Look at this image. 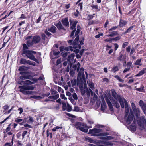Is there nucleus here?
Listing matches in <instances>:
<instances>
[{
	"label": "nucleus",
	"mask_w": 146,
	"mask_h": 146,
	"mask_svg": "<svg viewBox=\"0 0 146 146\" xmlns=\"http://www.w3.org/2000/svg\"><path fill=\"white\" fill-rule=\"evenodd\" d=\"M102 132V130L101 129L94 128L92 129H90L88 133L91 134V135L94 136H106L109 135L108 132Z\"/></svg>",
	"instance_id": "obj_1"
},
{
	"label": "nucleus",
	"mask_w": 146,
	"mask_h": 146,
	"mask_svg": "<svg viewBox=\"0 0 146 146\" xmlns=\"http://www.w3.org/2000/svg\"><path fill=\"white\" fill-rule=\"evenodd\" d=\"M23 54L31 60L37 62L38 60L35 58L34 55L36 54V52L33 50H28L23 52Z\"/></svg>",
	"instance_id": "obj_2"
},
{
	"label": "nucleus",
	"mask_w": 146,
	"mask_h": 146,
	"mask_svg": "<svg viewBox=\"0 0 146 146\" xmlns=\"http://www.w3.org/2000/svg\"><path fill=\"white\" fill-rule=\"evenodd\" d=\"M75 127L77 129L85 133L88 132L89 127L86 124L80 122H76L75 124Z\"/></svg>",
	"instance_id": "obj_3"
},
{
	"label": "nucleus",
	"mask_w": 146,
	"mask_h": 146,
	"mask_svg": "<svg viewBox=\"0 0 146 146\" xmlns=\"http://www.w3.org/2000/svg\"><path fill=\"white\" fill-rule=\"evenodd\" d=\"M19 88H20V91L22 92L25 94H29L31 93V91H29L27 90H32L34 89V87L30 86H20Z\"/></svg>",
	"instance_id": "obj_4"
},
{
	"label": "nucleus",
	"mask_w": 146,
	"mask_h": 146,
	"mask_svg": "<svg viewBox=\"0 0 146 146\" xmlns=\"http://www.w3.org/2000/svg\"><path fill=\"white\" fill-rule=\"evenodd\" d=\"M50 91L51 92V94L52 95L48 97V98L54 100L57 99L59 97V94H58V92L56 91L55 90L51 88Z\"/></svg>",
	"instance_id": "obj_5"
},
{
	"label": "nucleus",
	"mask_w": 146,
	"mask_h": 146,
	"mask_svg": "<svg viewBox=\"0 0 146 146\" xmlns=\"http://www.w3.org/2000/svg\"><path fill=\"white\" fill-rule=\"evenodd\" d=\"M138 125L142 128L146 127V119L144 116L142 117L140 119L137 121Z\"/></svg>",
	"instance_id": "obj_6"
},
{
	"label": "nucleus",
	"mask_w": 146,
	"mask_h": 146,
	"mask_svg": "<svg viewBox=\"0 0 146 146\" xmlns=\"http://www.w3.org/2000/svg\"><path fill=\"white\" fill-rule=\"evenodd\" d=\"M20 63L22 64H29L34 66L35 65V62L24 58H21L20 60Z\"/></svg>",
	"instance_id": "obj_7"
},
{
	"label": "nucleus",
	"mask_w": 146,
	"mask_h": 146,
	"mask_svg": "<svg viewBox=\"0 0 146 146\" xmlns=\"http://www.w3.org/2000/svg\"><path fill=\"white\" fill-rule=\"evenodd\" d=\"M133 115L132 113L129 114L128 116L127 115V114L125 115V119L128 124L131 123L133 120Z\"/></svg>",
	"instance_id": "obj_8"
},
{
	"label": "nucleus",
	"mask_w": 146,
	"mask_h": 146,
	"mask_svg": "<svg viewBox=\"0 0 146 146\" xmlns=\"http://www.w3.org/2000/svg\"><path fill=\"white\" fill-rule=\"evenodd\" d=\"M79 38V36H77L73 42V45L74 46L73 48L74 49L76 48H78L79 49L80 48L81 46L79 44L77 45L78 43Z\"/></svg>",
	"instance_id": "obj_9"
},
{
	"label": "nucleus",
	"mask_w": 146,
	"mask_h": 146,
	"mask_svg": "<svg viewBox=\"0 0 146 146\" xmlns=\"http://www.w3.org/2000/svg\"><path fill=\"white\" fill-rule=\"evenodd\" d=\"M119 100L121 107L123 108L126 107V104L128 105L126 100L124 98H121Z\"/></svg>",
	"instance_id": "obj_10"
},
{
	"label": "nucleus",
	"mask_w": 146,
	"mask_h": 146,
	"mask_svg": "<svg viewBox=\"0 0 146 146\" xmlns=\"http://www.w3.org/2000/svg\"><path fill=\"white\" fill-rule=\"evenodd\" d=\"M32 36H30L26 38V39L27 40V43L28 46H30L34 44L33 42Z\"/></svg>",
	"instance_id": "obj_11"
},
{
	"label": "nucleus",
	"mask_w": 146,
	"mask_h": 146,
	"mask_svg": "<svg viewBox=\"0 0 146 146\" xmlns=\"http://www.w3.org/2000/svg\"><path fill=\"white\" fill-rule=\"evenodd\" d=\"M139 104L140 106L142 108L144 113H146V104H145L144 102L142 100H141Z\"/></svg>",
	"instance_id": "obj_12"
},
{
	"label": "nucleus",
	"mask_w": 146,
	"mask_h": 146,
	"mask_svg": "<svg viewBox=\"0 0 146 146\" xmlns=\"http://www.w3.org/2000/svg\"><path fill=\"white\" fill-rule=\"evenodd\" d=\"M78 73V76L79 77H80V78H81V77H82L84 80L85 82V78L84 74V69L83 68H81L80 70H79V71Z\"/></svg>",
	"instance_id": "obj_13"
},
{
	"label": "nucleus",
	"mask_w": 146,
	"mask_h": 146,
	"mask_svg": "<svg viewBox=\"0 0 146 146\" xmlns=\"http://www.w3.org/2000/svg\"><path fill=\"white\" fill-rule=\"evenodd\" d=\"M32 40L34 44H36L40 42L41 38L40 36H36L33 37Z\"/></svg>",
	"instance_id": "obj_14"
},
{
	"label": "nucleus",
	"mask_w": 146,
	"mask_h": 146,
	"mask_svg": "<svg viewBox=\"0 0 146 146\" xmlns=\"http://www.w3.org/2000/svg\"><path fill=\"white\" fill-rule=\"evenodd\" d=\"M62 22L64 26L65 27H68L69 26V23L68 18H65L63 19L62 20Z\"/></svg>",
	"instance_id": "obj_15"
},
{
	"label": "nucleus",
	"mask_w": 146,
	"mask_h": 146,
	"mask_svg": "<svg viewBox=\"0 0 146 146\" xmlns=\"http://www.w3.org/2000/svg\"><path fill=\"white\" fill-rule=\"evenodd\" d=\"M111 100L115 107L117 108L119 107L120 106L118 103L119 100H115L113 99H112Z\"/></svg>",
	"instance_id": "obj_16"
},
{
	"label": "nucleus",
	"mask_w": 146,
	"mask_h": 146,
	"mask_svg": "<svg viewBox=\"0 0 146 146\" xmlns=\"http://www.w3.org/2000/svg\"><path fill=\"white\" fill-rule=\"evenodd\" d=\"M117 60L120 61H123L125 63H126V57L123 56V54H120V56L117 58Z\"/></svg>",
	"instance_id": "obj_17"
},
{
	"label": "nucleus",
	"mask_w": 146,
	"mask_h": 146,
	"mask_svg": "<svg viewBox=\"0 0 146 146\" xmlns=\"http://www.w3.org/2000/svg\"><path fill=\"white\" fill-rule=\"evenodd\" d=\"M69 21L71 26L70 27H76V25L78 23L77 21H75L72 20H70Z\"/></svg>",
	"instance_id": "obj_18"
},
{
	"label": "nucleus",
	"mask_w": 146,
	"mask_h": 146,
	"mask_svg": "<svg viewBox=\"0 0 146 146\" xmlns=\"http://www.w3.org/2000/svg\"><path fill=\"white\" fill-rule=\"evenodd\" d=\"M75 55L74 54H72L68 56V60L69 61L70 63L72 62L74 60V57Z\"/></svg>",
	"instance_id": "obj_19"
},
{
	"label": "nucleus",
	"mask_w": 146,
	"mask_h": 146,
	"mask_svg": "<svg viewBox=\"0 0 146 146\" xmlns=\"http://www.w3.org/2000/svg\"><path fill=\"white\" fill-rule=\"evenodd\" d=\"M34 83L32 82L31 81L29 80H26L25 81H21L20 83V84L21 85L22 84H33Z\"/></svg>",
	"instance_id": "obj_20"
},
{
	"label": "nucleus",
	"mask_w": 146,
	"mask_h": 146,
	"mask_svg": "<svg viewBox=\"0 0 146 146\" xmlns=\"http://www.w3.org/2000/svg\"><path fill=\"white\" fill-rule=\"evenodd\" d=\"M133 123H134V121ZM130 129L132 131H135L136 130V125L135 123H133L129 127Z\"/></svg>",
	"instance_id": "obj_21"
},
{
	"label": "nucleus",
	"mask_w": 146,
	"mask_h": 146,
	"mask_svg": "<svg viewBox=\"0 0 146 146\" xmlns=\"http://www.w3.org/2000/svg\"><path fill=\"white\" fill-rule=\"evenodd\" d=\"M113 139L114 137H113L111 136L102 137H100V139H101L106 140H112Z\"/></svg>",
	"instance_id": "obj_22"
},
{
	"label": "nucleus",
	"mask_w": 146,
	"mask_h": 146,
	"mask_svg": "<svg viewBox=\"0 0 146 146\" xmlns=\"http://www.w3.org/2000/svg\"><path fill=\"white\" fill-rule=\"evenodd\" d=\"M105 100L109 108L111 109H112L113 106L109 99L107 97H106Z\"/></svg>",
	"instance_id": "obj_23"
},
{
	"label": "nucleus",
	"mask_w": 146,
	"mask_h": 146,
	"mask_svg": "<svg viewBox=\"0 0 146 146\" xmlns=\"http://www.w3.org/2000/svg\"><path fill=\"white\" fill-rule=\"evenodd\" d=\"M145 72H146V68H143L142 70L140 71L138 74L135 75V76L137 77L141 76Z\"/></svg>",
	"instance_id": "obj_24"
},
{
	"label": "nucleus",
	"mask_w": 146,
	"mask_h": 146,
	"mask_svg": "<svg viewBox=\"0 0 146 146\" xmlns=\"http://www.w3.org/2000/svg\"><path fill=\"white\" fill-rule=\"evenodd\" d=\"M127 23L126 21L123 20L121 18L119 23V26L120 27H123Z\"/></svg>",
	"instance_id": "obj_25"
},
{
	"label": "nucleus",
	"mask_w": 146,
	"mask_h": 146,
	"mask_svg": "<svg viewBox=\"0 0 146 146\" xmlns=\"http://www.w3.org/2000/svg\"><path fill=\"white\" fill-rule=\"evenodd\" d=\"M80 64L79 62H78L76 64H75L73 65L72 67L74 69V70H75L76 69H77V71H79V70L80 68Z\"/></svg>",
	"instance_id": "obj_26"
},
{
	"label": "nucleus",
	"mask_w": 146,
	"mask_h": 146,
	"mask_svg": "<svg viewBox=\"0 0 146 146\" xmlns=\"http://www.w3.org/2000/svg\"><path fill=\"white\" fill-rule=\"evenodd\" d=\"M71 84L72 86L74 88H75L76 86L77 80L76 79H74L71 80Z\"/></svg>",
	"instance_id": "obj_27"
},
{
	"label": "nucleus",
	"mask_w": 146,
	"mask_h": 146,
	"mask_svg": "<svg viewBox=\"0 0 146 146\" xmlns=\"http://www.w3.org/2000/svg\"><path fill=\"white\" fill-rule=\"evenodd\" d=\"M133 111L135 113L136 116L138 117L139 115H140V112L139 109L138 108H137L135 110H133Z\"/></svg>",
	"instance_id": "obj_28"
},
{
	"label": "nucleus",
	"mask_w": 146,
	"mask_h": 146,
	"mask_svg": "<svg viewBox=\"0 0 146 146\" xmlns=\"http://www.w3.org/2000/svg\"><path fill=\"white\" fill-rule=\"evenodd\" d=\"M106 105L104 102H102V103L101 105V110L103 111H104L105 109L106 108Z\"/></svg>",
	"instance_id": "obj_29"
},
{
	"label": "nucleus",
	"mask_w": 146,
	"mask_h": 146,
	"mask_svg": "<svg viewBox=\"0 0 146 146\" xmlns=\"http://www.w3.org/2000/svg\"><path fill=\"white\" fill-rule=\"evenodd\" d=\"M117 33L116 31H113L110 34L107 35V36L111 37H113L117 35Z\"/></svg>",
	"instance_id": "obj_30"
},
{
	"label": "nucleus",
	"mask_w": 146,
	"mask_h": 146,
	"mask_svg": "<svg viewBox=\"0 0 146 146\" xmlns=\"http://www.w3.org/2000/svg\"><path fill=\"white\" fill-rule=\"evenodd\" d=\"M88 85L92 89H94V84L93 83L90 81L87 82Z\"/></svg>",
	"instance_id": "obj_31"
},
{
	"label": "nucleus",
	"mask_w": 146,
	"mask_h": 146,
	"mask_svg": "<svg viewBox=\"0 0 146 146\" xmlns=\"http://www.w3.org/2000/svg\"><path fill=\"white\" fill-rule=\"evenodd\" d=\"M90 90L91 92V94L92 96H94L93 99L94 100H96L97 98V96L94 93L91 89H90Z\"/></svg>",
	"instance_id": "obj_32"
},
{
	"label": "nucleus",
	"mask_w": 146,
	"mask_h": 146,
	"mask_svg": "<svg viewBox=\"0 0 146 146\" xmlns=\"http://www.w3.org/2000/svg\"><path fill=\"white\" fill-rule=\"evenodd\" d=\"M125 108V115L127 114V115H128L129 111L128 105L126 104V107Z\"/></svg>",
	"instance_id": "obj_33"
},
{
	"label": "nucleus",
	"mask_w": 146,
	"mask_h": 146,
	"mask_svg": "<svg viewBox=\"0 0 146 146\" xmlns=\"http://www.w3.org/2000/svg\"><path fill=\"white\" fill-rule=\"evenodd\" d=\"M119 70L118 67L117 66H115L111 70V71L114 73L116 71Z\"/></svg>",
	"instance_id": "obj_34"
},
{
	"label": "nucleus",
	"mask_w": 146,
	"mask_h": 146,
	"mask_svg": "<svg viewBox=\"0 0 146 146\" xmlns=\"http://www.w3.org/2000/svg\"><path fill=\"white\" fill-rule=\"evenodd\" d=\"M91 7L92 9H95L96 11H100V9L98 8V6L96 5H92Z\"/></svg>",
	"instance_id": "obj_35"
},
{
	"label": "nucleus",
	"mask_w": 146,
	"mask_h": 146,
	"mask_svg": "<svg viewBox=\"0 0 146 146\" xmlns=\"http://www.w3.org/2000/svg\"><path fill=\"white\" fill-rule=\"evenodd\" d=\"M72 107L70 106V105L68 104H67V108L66 110L68 112H70L72 110Z\"/></svg>",
	"instance_id": "obj_36"
},
{
	"label": "nucleus",
	"mask_w": 146,
	"mask_h": 146,
	"mask_svg": "<svg viewBox=\"0 0 146 146\" xmlns=\"http://www.w3.org/2000/svg\"><path fill=\"white\" fill-rule=\"evenodd\" d=\"M28 47L26 44H23V52L28 51V50H27L28 49Z\"/></svg>",
	"instance_id": "obj_37"
},
{
	"label": "nucleus",
	"mask_w": 146,
	"mask_h": 146,
	"mask_svg": "<svg viewBox=\"0 0 146 146\" xmlns=\"http://www.w3.org/2000/svg\"><path fill=\"white\" fill-rule=\"evenodd\" d=\"M113 96L115 99L114 100H119L121 98L120 96L119 95H117V94L115 95L114 96Z\"/></svg>",
	"instance_id": "obj_38"
},
{
	"label": "nucleus",
	"mask_w": 146,
	"mask_h": 146,
	"mask_svg": "<svg viewBox=\"0 0 146 146\" xmlns=\"http://www.w3.org/2000/svg\"><path fill=\"white\" fill-rule=\"evenodd\" d=\"M113 96L115 99L114 100H119L121 98L120 96L119 95H117V94L115 95L114 96Z\"/></svg>",
	"instance_id": "obj_39"
},
{
	"label": "nucleus",
	"mask_w": 146,
	"mask_h": 146,
	"mask_svg": "<svg viewBox=\"0 0 146 146\" xmlns=\"http://www.w3.org/2000/svg\"><path fill=\"white\" fill-rule=\"evenodd\" d=\"M31 98H34L35 99H42L43 98L42 97L39 96H32L31 97Z\"/></svg>",
	"instance_id": "obj_40"
},
{
	"label": "nucleus",
	"mask_w": 146,
	"mask_h": 146,
	"mask_svg": "<svg viewBox=\"0 0 146 146\" xmlns=\"http://www.w3.org/2000/svg\"><path fill=\"white\" fill-rule=\"evenodd\" d=\"M56 28H48V31L54 33L56 32Z\"/></svg>",
	"instance_id": "obj_41"
},
{
	"label": "nucleus",
	"mask_w": 146,
	"mask_h": 146,
	"mask_svg": "<svg viewBox=\"0 0 146 146\" xmlns=\"http://www.w3.org/2000/svg\"><path fill=\"white\" fill-rule=\"evenodd\" d=\"M75 28H71L72 30H73L72 31V32L70 35V36L72 37L73 38H74V34L75 32V30L74 29Z\"/></svg>",
	"instance_id": "obj_42"
},
{
	"label": "nucleus",
	"mask_w": 146,
	"mask_h": 146,
	"mask_svg": "<svg viewBox=\"0 0 146 146\" xmlns=\"http://www.w3.org/2000/svg\"><path fill=\"white\" fill-rule=\"evenodd\" d=\"M62 109L63 110H66L67 109V106L65 102H63L62 103Z\"/></svg>",
	"instance_id": "obj_43"
},
{
	"label": "nucleus",
	"mask_w": 146,
	"mask_h": 146,
	"mask_svg": "<svg viewBox=\"0 0 146 146\" xmlns=\"http://www.w3.org/2000/svg\"><path fill=\"white\" fill-rule=\"evenodd\" d=\"M65 50H67V51L70 50V51H72L73 50V47L71 46L68 47H66L65 48Z\"/></svg>",
	"instance_id": "obj_44"
},
{
	"label": "nucleus",
	"mask_w": 146,
	"mask_h": 146,
	"mask_svg": "<svg viewBox=\"0 0 146 146\" xmlns=\"http://www.w3.org/2000/svg\"><path fill=\"white\" fill-rule=\"evenodd\" d=\"M80 109L79 107L77 106H75L74 109L73 111L76 112H79L80 111Z\"/></svg>",
	"instance_id": "obj_45"
},
{
	"label": "nucleus",
	"mask_w": 146,
	"mask_h": 146,
	"mask_svg": "<svg viewBox=\"0 0 146 146\" xmlns=\"http://www.w3.org/2000/svg\"><path fill=\"white\" fill-rule=\"evenodd\" d=\"M28 68L25 67V66H21L19 69V71H23L26 68Z\"/></svg>",
	"instance_id": "obj_46"
},
{
	"label": "nucleus",
	"mask_w": 146,
	"mask_h": 146,
	"mask_svg": "<svg viewBox=\"0 0 146 146\" xmlns=\"http://www.w3.org/2000/svg\"><path fill=\"white\" fill-rule=\"evenodd\" d=\"M141 59H137L136 60V62H135V64L139 65L140 66L141 65L140 64V62H141Z\"/></svg>",
	"instance_id": "obj_47"
},
{
	"label": "nucleus",
	"mask_w": 146,
	"mask_h": 146,
	"mask_svg": "<svg viewBox=\"0 0 146 146\" xmlns=\"http://www.w3.org/2000/svg\"><path fill=\"white\" fill-rule=\"evenodd\" d=\"M115 78L117 79L120 82H123L124 80L121 78L118 75H116L115 76Z\"/></svg>",
	"instance_id": "obj_48"
},
{
	"label": "nucleus",
	"mask_w": 146,
	"mask_h": 146,
	"mask_svg": "<svg viewBox=\"0 0 146 146\" xmlns=\"http://www.w3.org/2000/svg\"><path fill=\"white\" fill-rule=\"evenodd\" d=\"M74 74V70L71 69L70 72V74L71 76L73 77Z\"/></svg>",
	"instance_id": "obj_49"
},
{
	"label": "nucleus",
	"mask_w": 146,
	"mask_h": 146,
	"mask_svg": "<svg viewBox=\"0 0 146 146\" xmlns=\"http://www.w3.org/2000/svg\"><path fill=\"white\" fill-rule=\"evenodd\" d=\"M132 64L131 62H129L127 63V67L129 68V67L130 68H132Z\"/></svg>",
	"instance_id": "obj_50"
},
{
	"label": "nucleus",
	"mask_w": 146,
	"mask_h": 146,
	"mask_svg": "<svg viewBox=\"0 0 146 146\" xmlns=\"http://www.w3.org/2000/svg\"><path fill=\"white\" fill-rule=\"evenodd\" d=\"M131 106L133 110H135V109L137 108L135 104L133 102L131 103Z\"/></svg>",
	"instance_id": "obj_51"
},
{
	"label": "nucleus",
	"mask_w": 146,
	"mask_h": 146,
	"mask_svg": "<svg viewBox=\"0 0 146 146\" xmlns=\"http://www.w3.org/2000/svg\"><path fill=\"white\" fill-rule=\"evenodd\" d=\"M72 97L75 100H77L78 99V96L77 94L75 93H74L73 94Z\"/></svg>",
	"instance_id": "obj_52"
},
{
	"label": "nucleus",
	"mask_w": 146,
	"mask_h": 146,
	"mask_svg": "<svg viewBox=\"0 0 146 146\" xmlns=\"http://www.w3.org/2000/svg\"><path fill=\"white\" fill-rule=\"evenodd\" d=\"M55 25L57 27H61L62 25L60 21H59L58 23H56Z\"/></svg>",
	"instance_id": "obj_53"
},
{
	"label": "nucleus",
	"mask_w": 146,
	"mask_h": 146,
	"mask_svg": "<svg viewBox=\"0 0 146 146\" xmlns=\"http://www.w3.org/2000/svg\"><path fill=\"white\" fill-rule=\"evenodd\" d=\"M29 76H23L20 77V79L22 80H25V79L28 78Z\"/></svg>",
	"instance_id": "obj_54"
},
{
	"label": "nucleus",
	"mask_w": 146,
	"mask_h": 146,
	"mask_svg": "<svg viewBox=\"0 0 146 146\" xmlns=\"http://www.w3.org/2000/svg\"><path fill=\"white\" fill-rule=\"evenodd\" d=\"M58 90L59 92H61L62 93H63L64 92V90L62 89L59 86L58 87Z\"/></svg>",
	"instance_id": "obj_55"
},
{
	"label": "nucleus",
	"mask_w": 146,
	"mask_h": 146,
	"mask_svg": "<svg viewBox=\"0 0 146 146\" xmlns=\"http://www.w3.org/2000/svg\"><path fill=\"white\" fill-rule=\"evenodd\" d=\"M60 97L62 99L64 100H66L67 98L65 97V95L64 94H60Z\"/></svg>",
	"instance_id": "obj_56"
},
{
	"label": "nucleus",
	"mask_w": 146,
	"mask_h": 146,
	"mask_svg": "<svg viewBox=\"0 0 146 146\" xmlns=\"http://www.w3.org/2000/svg\"><path fill=\"white\" fill-rule=\"evenodd\" d=\"M27 131H24L22 134V136L23 137V139L24 138V137L25 135L27 133Z\"/></svg>",
	"instance_id": "obj_57"
},
{
	"label": "nucleus",
	"mask_w": 146,
	"mask_h": 146,
	"mask_svg": "<svg viewBox=\"0 0 146 146\" xmlns=\"http://www.w3.org/2000/svg\"><path fill=\"white\" fill-rule=\"evenodd\" d=\"M18 118H17L15 119V121L17 123H19L23 121L22 119H18Z\"/></svg>",
	"instance_id": "obj_58"
},
{
	"label": "nucleus",
	"mask_w": 146,
	"mask_h": 146,
	"mask_svg": "<svg viewBox=\"0 0 146 146\" xmlns=\"http://www.w3.org/2000/svg\"><path fill=\"white\" fill-rule=\"evenodd\" d=\"M29 120L27 121L28 122H33L34 121V120L30 116L29 117Z\"/></svg>",
	"instance_id": "obj_59"
},
{
	"label": "nucleus",
	"mask_w": 146,
	"mask_h": 146,
	"mask_svg": "<svg viewBox=\"0 0 146 146\" xmlns=\"http://www.w3.org/2000/svg\"><path fill=\"white\" fill-rule=\"evenodd\" d=\"M121 38V37L118 36L115 38H113V40H115V41L119 40Z\"/></svg>",
	"instance_id": "obj_60"
},
{
	"label": "nucleus",
	"mask_w": 146,
	"mask_h": 146,
	"mask_svg": "<svg viewBox=\"0 0 146 146\" xmlns=\"http://www.w3.org/2000/svg\"><path fill=\"white\" fill-rule=\"evenodd\" d=\"M60 53V52L58 51L57 52H55L53 53V54L54 56H56V57H57V58L58 57V55Z\"/></svg>",
	"instance_id": "obj_61"
},
{
	"label": "nucleus",
	"mask_w": 146,
	"mask_h": 146,
	"mask_svg": "<svg viewBox=\"0 0 146 146\" xmlns=\"http://www.w3.org/2000/svg\"><path fill=\"white\" fill-rule=\"evenodd\" d=\"M62 56L63 57H66L68 55V53L67 52H63L62 53Z\"/></svg>",
	"instance_id": "obj_62"
},
{
	"label": "nucleus",
	"mask_w": 146,
	"mask_h": 146,
	"mask_svg": "<svg viewBox=\"0 0 146 146\" xmlns=\"http://www.w3.org/2000/svg\"><path fill=\"white\" fill-rule=\"evenodd\" d=\"M111 91L112 93V95L113 96H114L115 95L117 94L116 93L114 90H112Z\"/></svg>",
	"instance_id": "obj_63"
},
{
	"label": "nucleus",
	"mask_w": 146,
	"mask_h": 146,
	"mask_svg": "<svg viewBox=\"0 0 146 146\" xmlns=\"http://www.w3.org/2000/svg\"><path fill=\"white\" fill-rule=\"evenodd\" d=\"M26 17L25 16V15L24 14H22L21 17H20V19H26Z\"/></svg>",
	"instance_id": "obj_64"
}]
</instances>
